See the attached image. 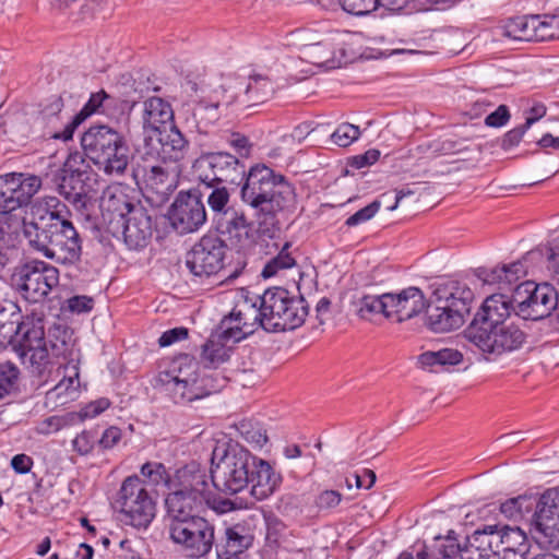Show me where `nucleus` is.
Instances as JSON below:
<instances>
[{"instance_id":"obj_47","label":"nucleus","mask_w":559,"mask_h":559,"mask_svg":"<svg viewBox=\"0 0 559 559\" xmlns=\"http://www.w3.org/2000/svg\"><path fill=\"white\" fill-rule=\"evenodd\" d=\"M239 435L249 443L263 447L267 441L266 431L254 420L242 419L236 424Z\"/></svg>"},{"instance_id":"obj_54","label":"nucleus","mask_w":559,"mask_h":559,"mask_svg":"<svg viewBox=\"0 0 559 559\" xmlns=\"http://www.w3.org/2000/svg\"><path fill=\"white\" fill-rule=\"evenodd\" d=\"M95 433L90 430H83L72 440V448L80 455L90 454L95 447Z\"/></svg>"},{"instance_id":"obj_17","label":"nucleus","mask_w":559,"mask_h":559,"mask_svg":"<svg viewBox=\"0 0 559 559\" xmlns=\"http://www.w3.org/2000/svg\"><path fill=\"white\" fill-rule=\"evenodd\" d=\"M170 538L180 545L191 558L207 555L214 544V526L204 518L173 521L169 525Z\"/></svg>"},{"instance_id":"obj_34","label":"nucleus","mask_w":559,"mask_h":559,"mask_svg":"<svg viewBox=\"0 0 559 559\" xmlns=\"http://www.w3.org/2000/svg\"><path fill=\"white\" fill-rule=\"evenodd\" d=\"M226 544L216 546L218 559H236L239 558L246 549L253 543V536L249 533L245 525L236 524L227 527L225 531Z\"/></svg>"},{"instance_id":"obj_26","label":"nucleus","mask_w":559,"mask_h":559,"mask_svg":"<svg viewBox=\"0 0 559 559\" xmlns=\"http://www.w3.org/2000/svg\"><path fill=\"white\" fill-rule=\"evenodd\" d=\"M143 158L145 164L142 171L146 187L162 197L173 193L177 188L178 166Z\"/></svg>"},{"instance_id":"obj_45","label":"nucleus","mask_w":559,"mask_h":559,"mask_svg":"<svg viewBox=\"0 0 559 559\" xmlns=\"http://www.w3.org/2000/svg\"><path fill=\"white\" fill-rule=\"evenodd\" d=\"M63 109V100L61 96H52L50 102L44 107L41 110V116L44 119H48L51 123L50 130L47 132V135L49 138L50 133H52L55 130L62 131L64 129V124L67 123L68 119L71 118L70 116L66 117L62 114Z\"/></svg>"},{"instance_id":"obj_13","label":"nucleus","mask_w":559,"mask_h":559,"mask_svg":"<svg viewBox=\"0 0 559 559\" xmlns=\"http://www.w3.org/2000/svg\"><path fill=\"white\" fill-rule=\"evenodd\" d=\"M13 282L27 301L37 304L44 301L59 284V271L51 264L34 260L20 267Z\"/></svg>"},{"instance_id":"obj_57","label":"nucleus","mask_w":559,"mask_h":559,"mask_svg":"<svg viewBox=\"0 0 559 559\" xmlns=\"http://www.w3.org/2000/svg\"><path fill=\"white\" fill-rule=\"evenodd\" d=\"M121 429L116 426H110L103 432L102 437L97 441V444L103 450H110L121 441Z\"/></svg>"},{"instance_id":"obj_46","label":"nucleus","mask_w":559,"mask_h":559,"mask_svg":"<svg viewBox=\"0 0 559 559\" xmlns=\"http://www.w3.org/2000/svg\"><path fill=\"white\" fill-rule=\"evenodd\" d=\"M141 475L148 480L150 484L158 486L165 485L168 489L173 486V475H170L160 462H146L141 466Z\"/></svg>"},{"instance_id":"obj_9","label":"nucleus","mask_w":559,"mask_h":559,"mask_svg":"<svg viewBox=\"0 0 559 559\" xmlns=\"http://www.w3.org/2000/svg\"><path fill=\"white\" fill-rule=\"evenodd\" d=\"M13 348L32 373L43 376L48 360V347L45 332V313L32 310L22 317L13 331Z\"/></svg>"},{"instance_id":"obj_40","label":"nucleus","mask_w":559,"mask_h":559,"mask_svg":"<svg viewBox=\"0 0 559 559\" xmlns=\"http://www.w3.org/2000/svg\"><path fill=\"white\" fill-rule=\"evenodd\" d=\"M463 356L460 352L444 348L438 352H426L418 357V364L424 369L439 371L444 366H454L461 362Z\"/></svg>"},{"instance_id":"obj_39","label":"nucleus","mask_w":559,"mask_h":559,"mask_svg":"<svg viewBox=\"0 0 559 559\" xmlns=\"http://www.w3.org/2000/svg\"><path fill=\"white\" fill-rule=\"evenodd\" d=\"M21 319V309L16 302L0 300V344L12 342L13 331Z\"/></svg>"},{"instance_id":"obj_3","label":"nucleus","mask_w":559,"mask_h":559,"mask_svg":"<svg viewBox=\"0 0 559 559\" xmlns=\"http://www.w3.org/2000/svg\"><path fill=\"white\" fill-rule=\"evenodd\" d=\"M211 480L219 492L234 496L250 488L257 500L271 497L282 484V475L265 460L237 442L216 445L212 452Z\"/></svg>"},{"instance_id":"obj_19","label":"nucleus","mask_w":559,"mask_h":559,"mask_svg":"<svg viewBox=\"0 0 559 559\" xmlns=\"http://www.w3.org/2000/svg\"><path fill=\"white\" fill-rule=\"evenodd\" d=\"M253 218L255 217L253 216ZM215 223L217 231L237 250L248 249L255 242L254 224H257V230L261 234L257 219H250L243 209L237 205H231ZM277 225L278 223L269 234L262 233V235L272 237L275 229H277Z\"/></svg>"},{"instance_id":"obj_49","label":"nucleus","mask_w":559,"mask_h":559,"mask_svg":"<svg viewBox=\"0 0 559 559\" xmlns=\"http://www.w3.org/2000/svg\"><path fill=\"white\" fill-rule=\"evenodd\" d=\"M305 55L309 62L320 67L326 66L330 61L333 60V51L330 46L324 43H316L309 45L305 49Z\"/></svg>"},{"instance_id":"obj_4","label":"nucleus","mask_w":559,"mask_h":559,"mask_svg":"<svg viewBox=\"0 0 559 559\" xmlns=\"http://www.w3.org/2000/svg\"><path fill=\"white\" fill-rule=\"evenodd\" d=\"M100 209L108 233L115 238H122L129 249L140 250L148 245L153 235L152 216L124 188H108L103 194Z\"/></svg>"},{"instance_id":"obj_24","label":"nucleus","mask_w":559,"mask_h":559,"mask_svg":"<svg viewBox=\"0 0 559 559\" xmlns=\"http://www.w3.org/2000/svg\"><path fill=\"white\" fill-rule=\"evenodd\" d=\"M386 299V302H389V319L399 323L418 316L427 307L423 290L415 286H409L399 293H389Z\"/></svg>"},{"instance_id":"obj_1","label":"nucleus","mask_w":559,"mask_h":559,"mask_svg":"<svg viewBox=\"0 0 559 559\" xmlns=\"http://www.w3.org/2000/svg\"><path fill=\"white\" fill-rule=\"evenodd\" d=\"M198 163L212 171V177L202 178L203 182L241 185L240 200L251 210L263 234L275 227L280 213L296 203L295 187L264 164H255L247 170L243 162L227 152L203 154Z\"/></svg>"},{"instance_id":"obj_51","label":"nucleus","mask_w":559,"mask_h":559,"mask_svg":"<svg viewBox=\"0 0 559 559\" xmlns=\"http://www.w3.org/2000/svg\"><path fill=\"white\" fill-rule=\"evenodd\" d=\"M360 134L359 128L350 123H342L332 133L331 141L340 147L350 145Z\"/></svg>"},{"instance_id":"obj_43","label":"nucleus","mask_w":559,"mask_h":559,"mask_svg":"<svg viewBox=\"0 0 559 559\" xmlns=\"http://www.w3.org/2000/svg\"><path fill=\"white\" fill-rule=\"evenodd\" d=\"M293 245L285 242L280 252L271 258L264 265L261 275L264 278L275 276L282 270H288L296 265V258L292 251Z\"/></svg>"},{"instance_id":"obj_15","label":"nucleus","mask_w":559,"mask_h":559,"mask_svg":"<svg viewBox=\"0 0 559 559\" xmlns=\"http://www.w3.org/2000/svg\"><path fill=\"white\" fill-rule=\"evenodd\" d=\"M80 165H84L82 155L80 153L70 154L63 167L56 175L55 182L58 192L75 209L83 210L86 207L92 191L90 183L92 174L82 169Z\"/></svg>"},{"instance_id":"obj_64","label":"nucleus","mask_w":559,"mask_h":559,"mask_svg":"<svg viewBox=\"0 0 559 559\" xmlns=\"http://www.w3.org/2000/svg\"><path fill=\"white\" fill-rule=\"evenodd\" d=\"M94 300L87 296H73L68 299V308L72 312L82 313L93 309Z\"/></svg>"},{"instance_id":"obj_2","label":"nucleus","mask_w":559,"mask_h":559,"mask_svg":"<svg viewBox=\"0 0 559 559\" xmlns=\"http://www.w3.org/2000/svg\"><path fill=\"white\" fill-rule=\"evenodd\" d=\"M502 288L508 292L491 294L464 330V337L483 354L495 356L519 349L524 343V299L519 280L522 271L520 261L502 265Z\"/></svg>"},{"instance_id":"obj_35","label":"nucleus","mask_w":559,"mask_h":559,"mask_svg":"<svg viewBox=\"0 0 559 559\" xmlns=\"http://www.w3.org/2000/svg\"><path fill=\"white\" fill-rule=\"evenodd\" d=\"M496 546L492 552L500 559H509L510 556L516 557L518 551H522L524 545V531L520 526L506 525L501 528L500 536H493Z\"/></svg>"},{"instance_id":"obj_53","label":"nucleus","mask_w":559,"mask_h":559,"mask_svg":"<svg viewBox=\"0 0 559 559\" xmlns=\"http://www.w3.org/2000/svg\"><path fill=\"white\" fill-rule=\"evenodd\" d=\"M380 206H381V204L379 201L376 200V201L371 202L367 206L357 211L355 214L350 215L345 221V225L347 227H354V226H357L359 224H362V223L371 219L378 213V211L380 210Z\"/></svg>"},{"instance_id":"obj_25","label":"nucleus","mask_w":559,"mask_h":559,"mask_svg":"<svg viewBox=\"0 0 559 559\" xmlns=\"http://www.w3.org/2000/svg\"><path fill=\"white\" fill-rule=\"evenodd\" d=\"M169 490L165 498V507L171 522L199 518L198 514L204 511L211 501V497L207 496L193 495L176 488Z\"/></svg>"},{"instance_id":"obj_62","label":"nucleus","mask_w":559,"mask_h":559,"mask_svg":"<svg viewBox=\"0 0 559 559\" xmlns=\"http://www.w3.org/2000/svg\"><path fill=\"white\" fill-rule=\"evenodd\" d=\"M527 109H526V130L530 129V127L538 121L539 119H542L543 117H545L546 112H547V108L546 106L540 103V102H537V100H531L528 104H527Z\"/></svg>"},{"instance_id":"obj_37","label":"nucleus","mask_w":559,"mask_h":559,"mask_svg":"<svg viewBox=\"0 0 559 559\" xmlns=\"http://www.w3.org/2000/svg\"><path fill=\"white\" fill-rule=\"evenodd\" d=\"M461 550V543L454 531H449L444 537H436L435 550L428 552L423 549L417 552L416 559H457V554Z\"/></svg>"},{"instance_id":"obj_5","label":"nucleus","mask_w":559,"mask_h":559,"mask_svg":"<svg viewBox=\"0 0 559 559\" xmlns=\"http://www.w3.org/2000/svg\"><path fill=\"white\" fill-rule=\"evenodd\" d=\"M85 156L106 175L122 176L133 158L123 133L108 124H92L81 136Z\"/></svg>"},{"instance_id":"obj_36","label":"nucleus","mask_w":559,"mask_h":559,"mask_svg":"<svg viewBox=\"0 0 559 559\" xmlns=\"http://www.w3.org/2000/svg\"><path fill=\"white\" fill-rule=\"evenodd\" d=\"M48 353L56 357L68 358L72 356L73 340L72 331L61 324H53L46 335Z\"/></svg>"},{"instance_id":"obj_20","label":"nucleus","mask_w":559,"mask_h":559,"mask_svg":"<svg viewBox=\"0 0 559 559\" xmlns=\"http://www.w3.org/2000/svg\"><path fill=\"white\" fill-rule=\"evenodd\" d=\"M191 88L195 93L200 92L192 108V115L199 128H207L216 122L221 117L219 108L236 102V95L230 92V85H202L199 88L197 83H192Z\"/></svg>"},{"instance_id":"obj_41","label":"nucleus","mask_w":559,"mask_h":559,"mask_svg":"<svg viewBox=\"0 0 559 559\" xmlns=\"http://www.w3.org/2000/svg\"><path fill=\"white\" fill-rule=\"evenodd\" d=\"M20 380L21 372L15 364L9 360L0 361V402L19 394Z\"/></svg>"},{"instance_id":"obj_28","label":"nucleus","mask_w":559,"mask_h":559,"mask_svg":"<svg viewBox=\"0 0 559 559\" xmlns=\"http://www.w3.org/2000/svg\"><path fill=\"white\" fill-rule=\"evenodd\" d=\"M173 488L211 497L206 468L194 461L176 469L173 475Z\"/></svg>"},{"instance_id":"obj_60","label":"nucleus","mask_w":559,"mask_h":559,"mask_svg":"<svg viewBox=\"0 0 559 559\" xmlns=\"http://www.w3.org/2000/svg\"><path fill=\"white\" fill-rule=\"evenodd\" d=\"M74 423L75 421H71L69 414L66 416H50L41 423V431L46 433L56 432L64 426Z\"/></svg>"},{"instance_id":"obj_22","label":"nucleus","mask_w":559,"mask_h":559,"mask_svg":"<svg viewBox=\"0 0 559 559\" xmlns=\"http://www.w3.org/2000/svg\"><path fill=\"white\" fill-rule=\"evenodd\" d=\"M29 215L22 217V234L24 239L35 235L36 229L50 226V224L70 216L68 206L57 197L45 195L31 201Z\"/></svg>"},{"instance_id":"obj_14","label":"nucleus","mask_w":559,"mask_h":559,"mask_svg":"<svg viewBox=\"0 0 559 559\" xmlns=\"http://www.w3.org/2000/svg\"><path fill=\"white\" fill-rule=\"evenodd\" d=\"M226 245L217 236H203L186 254V266L195 283L216 276L224 266Z\"/></svg>"},{"instance_id":"obj_27","label":"nucleus","mask_w":559,"mask_h":559,"mask_svg":"<svg viewBox=\"0 0 559 559\" xmlns=\"http://www.w3.org/2000/svg\"><path fill=\"white\" fill-rule=\"evenodd\" d=\"M526 320L537 321L548 317L557 306V293L548 283L526 281Z\"/></svg>"},{"instance_id":"obj_52","label":"nucleus","mask_w":559,"mask_h":559,"mask_svg":"<svg viewBox=\"0 0 559 559\" xmlns=\"http://www.w3.org/2000/svg\"><path fill=\"white\" fill-rule=\"evenodd\" d=\"M378 0H340L344 11L354 15H366L377 9Z\"/></svg>"},{"instance_id":"obj_59","label":"nucleus","mask_w":559,"mask_h":559,"mask_svg":"<svg viewBox=\"0 0 559 559\" xmlns=\"http://www.w3.org/2000/svg\"><path fill=\"white\" fill-rule=\"evenodd\" d=\"M522 496L511 498L506 502L501 503L500 511L501 513L510 520L522 519Z\"/></svg>"},{"instance_id":"obj_11","label":"nucleus","mask_w":559,"mask_h":559,"mask_svg":"<svg viewBox=\"0 0 559 559\" xmlns=\"http://www.w3.org/2000/svg\"><path fill=\"white\" fill-rule=\"evenodd\" d=\"M112 506L121 520L135 528H146L156 515V499L138 475L124 478Z\"/></svg>"},{"instance_id":"obj_18","label":"nucleus","mask_w":559,"mask_h":559,"mask_svg":"<svg viewBox=\"0 0 559 559\" xmlns=\"http://www.w3.org/2000/svg\"><path fill=\"white\" fill-rule=\"evenodd\" d=\"M188 151V140L174 124L154 135H144L143 139L142 155L147 160L175 165L186 157Z\"/></svg>"},{"instance_id":"obj_55","label":"nucleus","mask_w":559,"mask_h":559,"mask_svg":"<svg viewBox=\"0 0 559 559\" xmlns=\"http://www.w3.org/2000/svg\"><path fill=\"white\" fill-rule=\"evenodd\" d=\"M502 266H496L492 269L479 267L476 271V276L486 285H500L502 289V274H504Z\"/></svg>"},{"instance_id":"obj_42","label":"nucleus","mask_w":559,"mask_h":559,"mask_svg":"<svg viewBox=\"0 0 559 559\" xmlns=\"http://www.w3.org/2000/svg\"><path fill=\"white\" fill-rule=\"evenodd\" d=\"M205 188L209 190L206 201L214 221L223 215L231 205H229L230 193L225 186L221 183L207 181L204 182Z\"/></svg>"},{"instance_id":"obj_33","label":"nucleus","mask_w":559,"mask_h":559,"mask_svg":"<svg viewBox=\"0 0 559 559\" xmlns=\"http://www.w3.org/2000/svg\"><path fill=\"white\" fill-rule=\"evenodd\" d=\"M275 90V84L267 75L254 73L249 76L242 95H236V100L247 107L255 106L271 99Z\"/></svg>"},{"instance_id":"obj_12","label":"nucleus","mask_w":559,"mask_h":559,"mask_svg":"<svg viewBox=\"0 0 559 559\" xmlns=\"http://www.w3.org/2000/svg\"><path fill=\"white\" fill-rule=\"evenodd\" d=\"M530 534L540 548H559V488H549L539 496L531 519Z\"/></svg>"},{"instance_id":"obj_23","label":"nucleus","mask_w":559,"mask_h":559,"mask_svg":"<svg viewBox=\"0 0 559 559\" xmlns=\"http://www.w3.org/2000/svg\"><path fill=\"white\" fill-rule=\"evenodd\" d=\"M290 293L283 287L269 288L259 297L260 307L254 314L253 325L259 324L269 332H278L277 325L281 323L282 313L285 311L287 302L289 304Z\"/></svg>"},{"instance_id":"obj_29","label":"nucleus","mask_w":559,"mask_h":559,"mask_svg":"<svg viewBox=\"0 0 559 559\" xmlns=\"http://www.w3.org/2000/svg\"><path fill=\"white\" fill-rule=\"evenodd\" d=\"M173 119L174 111L168 102L157 96L144 100L142 114L144 135H154L167 129Z\"/></svg>"},{"instance_id":"obj_56","label":"nucleus","mask_w":559,"mask_h":559,"mask_svg":"<svg viewBox=\"0 0 559 559\" xmlns=\"http://www.w3.org/2000/svg\"><path fill=\"white\" fill-rule=\"evenodd\" d=\"M380 155L381 153L379 150L370 148L364 154H359L349 158L348 165L355 169L371 166L380 158Z\"/></svg>"},{"instance_id":"obj_30","label":"nucleus","mask_w":559,"mask_h":559,"mask_svg":"<svg viewBox=\"0 0 559 559\" xmlns=\"http://www.w3.org/2000/svg\"><path fill=\"white\" fill-rule=\"evenodd\" d=\"M112 102V97L108 95L104 90L93 93L83 108L72 118H69L64 124V129L60 132L55 130L50 133L51 139L68 141L73 138L75 129L85 121L90 116L98 112L100 108L109 106Z\"/></svg>"},{"instance_id":"obj_63","label":"nucleus","mask_w":559,"mask_h":559,"mask_svg":"<svg viewBox=\"0 0 559 559\" xmlns=\"http://www.w3.org/2000/svg\"><path fill=\"white\" fill-rule=\"evenodd\" d=\"M510 119V112L506 105H500L493 112L485 118V123L489 127H502Z\"/></svg>"},{"instance_id":"obj_61","label":"nucleus","mask_w":559,"mask_h":559,"mask_svg":"<svg viewBox=\"0 0 559 559\" xmlns=\"http://www.w3.org/2000/svg\"><path fill=\"white\" fill-rule=\"evenodd\" d=\"M228 143L236 150L240 157H248L250 155L252 145L246 135L240 133H231L230 138L228 139Z\"/></svg>"},{"instance_id":"obj_50","label":"nucleus","mask_w":559,"mask_h":559,"mask_svg":"<svg viewBox=\"0 0 559 559\" xmlns=\"http://www.w3.org/2000/svg\"><path fill=\"white\" fill-rule=\"evenodd\" d=\"M343 495L333 489L320 491L314 498V506L319 512L329 513L340 506Z\"/></svg>"},{"instance_id":"obj_32","label":"nucleus","mask_w":559,"mask_h":559,"mask_svg":"<svg viewBox=\"0 0 559 559\" xmlns=\"http://www.w3.org/2000/svg\"><path fill=\"white\" fill-rule=\"evenodd\" d=\"M559 39V15L526 14V41Z\"/></svg>"},{"instance_id":"obj_58","label":"nucleus","mask_w":559,"mask_h":559,"mask_svg":"<svg viewBox=\"0 0 559 559\" xmlns=\"http://www.w3.org/2000/svg\"><path fill=\"white\" fill-rule=\"evenodd\" d=\"M188 329L183 326L167 330L160 335L158 344L160 347L169 346L178 341L186 340L188 337Z\"/></svg>"},{"instance_id":"obj_7","label":"nucleus","mask_w":559,"mask_h":559,"mask_svg":"<svg viewBox=\"0 0 559 559\" xmlns=\"http://www.w3.org/2000/svg\"><path fill=\"white\" fill-rule=\"evenodd\" d=\"M198 361L190 354H179L174 357L166 371L160 372L158 380L166 386L176 404H187L203 399L224 386L226 378L221 383L209 385V378L199 379Z\"/></svg>"},{"instance_id":"obj_16","label":"nucleus","mask_w":559,"mask_h":559,"mask_svg":"<svg viewBox=\"0 0 559 559\" xmlns=\"http://www.w3.org/2000/svg\"><path fill=\"white\" fill-rule=\"evenodd\" d=\"M43 186L41 178L29 173L0 175V214L9 215L27 207Z\"/></svg>"},{"instance_id":"obj_8","label":"nucleus","mask_w":559,"mask_h":559,"mask_svg":"<svg viewBox=\"0 0 559 559\" xmlns=\"http://www.w3.org/2000/svg\"><path fill=\"white\" fill-rule=\"evenodd\" d=\"M25 240L33 251L59 264L74 265L81 261L82 238L69 217L36 229Z\"/></svg>"},{"instance_id":"obj_10","label":"nucleus","mask_w":559,"mask_h":559,"mask_svg":"<svg viewBox=\"0 0 559 559\" xmlns=\"http://www.w3.org/2000/svg\"><path fill=\"white\" fill-rule=\"evenodd\" d=\"M247 313L234 309L224 317L207 341L201 346L200 364L216 369L230 358L231 345L253 333V324L246 321Z\"/></svg>"},{"instance_id":"obj_48","label":"nucleus","mask_w":559,"mask_h":559,"mask_svg":"<svg viewBox=\"0 0 559 559\" xmlns=\"http://www.w3.org/2000/svg\"><path fill=\"white\" fill-rule=\"evenodd\" d=\"M110 401L106 397L87 403L80 412L69 413L71 421L81 423L88 418H94L105 412L110 406Z\"/></svg>"},{"instance_id":"obj_31","label":"nucleus","mask_w":559,"mask_h":559,"mask_svg":"<svg viewBox=\"0 0 559 559\" xmlns=\"http://www.w3.org/2000/svg\"><path fill=\"white\" fill-rule=\"evenodd\" d=\"M58 376L62 379L47 393L49 400L59 401L60 404H66L75 399L78 389L80 386L79 367L71 358L66 365H60L57 369Z\"/></svg>"},{"instance_id":"obj_21","label":"nucleus","mask_w":559,"mask_h":559,"mask_svg":"<svg viewBox=\"0 0 559 559\" xmlns=\"http://www.w3.org/2000/svg\"><path fill=\"white\" fill-rule=\"evenodd\" d=\"M168 218L179 234L199 230L206 222V211L201 195L197 192H179L171 204Z\"/></svg>"},{"instance_id":"obj_44","label":"nucleus","mask_w":559,"mask_h":559,"mask_svg":"<svg viewBox=\"0 0 559 559\" xmlns=\"http://www.w3.org/2000/svg\"><path fill=\"white\" fill-rule=\"evenodd\" d=\"M388 296L389 293L382 294L380 296H362L358 301L359 317L370 320L374 314H383L386 319H389V302H386L388 299L385 300V297Z\"/></svg>"},{"instance_id":"obj_6","label":"nucleus","mask_w":559,"mask_h":559,"mask_svg":"<svg viewBox=\"0 0 559 559\" xmlns=\"http://www.w3.org/2000/svg\"><path fill=\"white\" fill-rule=\"evenodd\" d=\"M474 293L457 281L439 284L427 301V325L437 333L449 332L461 328L469 314Z\"/></svg>"},{"instance_id":"obj_38","label":"nucleus","mask_w":559,"mask_h":559,"mask_svg":"<svg viewBox=\"0 0 559 559\" xmlns=\"http://www.w3.org/2000/svg\"><path fill=\"white\" fill-rule=\"evenodd\" d=\"M285 311L282 313V319L278 332L295 330L300 326L306 317L308 316V305L302 296L289 295V304L287 302Z\"/></svg>"}]
</instances>
